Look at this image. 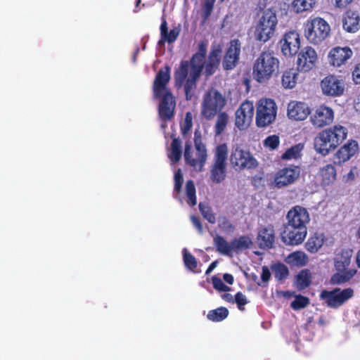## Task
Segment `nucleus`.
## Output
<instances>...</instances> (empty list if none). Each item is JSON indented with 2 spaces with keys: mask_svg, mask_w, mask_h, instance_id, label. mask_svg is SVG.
I'll use <instances>...</instances> for the list:
<instances>
[{
  "mask_svg": "<svg viewBox=\"0 0 360 360\" xmlns=\"http://www.w3.org/2000/svg\"><path fill=\"white\" fill-rule=\"evenodd\" d=\"M191 220L193 226L198 230V233H202L203 229H202V224H201L199 219L197 218L196 217L192 215V216H191Z\"/></svg>",
  "mask_w": 360,
  "mask_h": 360,
  "instance_id": "56",
  "label": "nucleus"
},
{
  "mask_svg": "<svg viewBox=\"0 0 360 360\" xmlns=\"http://www.w3.org/2000/svg\"><path fill=\"white\" fill-rule=\"evenodd\" d=\"M195 152H191V145H185L184 158L186 162L197 171H201L207 157L205 146L201 142L200 137L195 138Z\"/></svg>",
  "mask_w": 360,
  "mask_h": 360,
  "instance_id": "9",
  "label": "nucleus"
},
{
  "mask_svg": "<svg viewBox=\"0 0 360 360\" xmlns=\"http://www.w3.org/2000/svg\"><path fill=\"white\" fill-rule=\"evenodd\" d=\"M330 27L322 18L316 17L308 20L304 24V36L313 44H319L329 36Z\"/></svg>",
  "mask_w": 360,
  "mask_h": 360,
  "instance_id": "5",
  "label": "nucleus"
},
{
  "mask_svg": "<svg viewBox=\"0 0 360 360\" xmlns=\"http://www.w3.org/2000/svg\"><path fill=\"white\" fill-rule=\"evenodd\" d=\"M311 113L308 105L304 102L292 101L288 104L287 115L289 119L295 121H303Z\"/></svg>",
  "mask_w": 360,
  "mask_h": 360,
  "instance_id": "19",
  "label": "nucleus"
},
{
  "mask_svg": "<svg viewBox=\"0 0 360 360\" xmlns=\"http://www.w3.org/2000/svg\"><path fill=\"white\" fill-rule=\"evenodd\" d=\"M311 283V273L307 269L302 270L296 276L295 285L298 290L307 288Z\"/></svg>",
  "mask_w": 360,
  "mask_h": 360,
  "instance_id": "35",
  "label": "nucleus"
},
{
  "mask_svg": "<svg viewBox=\"0 0 360 360\" xmlns=\"http://www.w3.org/2000/svg\"><path fill=\"white\" fill-rule=\"evenodd\" d=\"M297 72L295 69H290L283 72L281 83L285 89H292L295 86L297 81Z\"/></svg>",
  "mask_w": 360,
  "mask_h": 360,
  "instance_id": "33",
  "label": "nucleus"
},
{
  "mask_svg": "<svg viewBox=\"0 0 360 360\" xmlns=\"http://www.w3.org/2000/svg\"><path fill=\"white\" fill-rule=\"evenodd\" d=\"M199 209L205 219H206L210 223H215L216 218L214 214L209 206V204H199Z\"/></svg>",
  "mask_w": 360,
  "mask_h": 360,
  "instance_id": "45",
  "label": "nucleus"
},
{
  "mask_svg": "<svg viewBox=\"0 0 360 360\" xmlns=\"http://www.w3.org/2000/svg\"><path fill=\"white\" fill-rule=\"evenodd\" d=\"M318 60L316 51L311 46H305L299 52L297 56V70L308 72L313 69Z\"/></svg>",
  "mask_w": 360,
  "mask_h": 360,
  "instance_id": "16",
  "label": "nucleus"
},
{
  "mask_svg": "<svg viewBox=\"0 0 360 360\" xmlns=\"http://www.w3.org/2000/svg\"><path fill=\"white\" fill-rule=\"evenodd\" d=\"M216 0H205L203 4L202 13L205 20L211 14Z\"/></svg>",
  "mask_w": 360,
  "mask_h": 360,
  "instance_id": "49",
  "label": "nucleus"
},
{
  "mask_svg": "<svg viewBox=\"0 0 360 360\" xmlns=\"http://www.w3.org/2000/svg\"><path fill=\"white\" fill-rule=\"evenodd\" d=\"M356 274V270L350 269L347 271H338L333 274L330 278V283L340 285L347 282Z\"/></svg>",
  "mask_w": 360,
  "mask_h": 360,
  "instance_id": "36",
  "label": "nucleus"
},
{
  "mask_svg": "<svg viewBox=\"0 0 360 360\" xmlns=\"http://www.w3.org/2000/svg\"><path fill=\"white\" fill-rule=\"evenodd\" d=\"M240 47L241 44L239 40L233 39L230 41L222 62L224 69L232 70L236 66L240 53Z\"/></svg>",
  "mask_w": 360,
  "mask_h": 360,
  "instance_id": "20",
  "label": "nucleus"
},
{
  "mask_svg": "<svg viewBox=\"0 0 360 360\" xmlns=\"http://www.w3.org/2000/svg\"><path fill=\"white\" fill-rule=\"evenodd\" d=\"M168 157L173 162H178L181 157V141L178 139H173Z\"/></svg>",
  "mask_w": 360,
  "mask_h": 360,
  "instance_id": "40",
  "label": "nucleus"
},
{
  "mask_svg": "<svg viewBox=\"0 0 360 360\" xmlns=\"http://www.w3.org/2000/svg\"><path fill=\"white\" fill-rule=\"evenodd\" d=\"M234 252H238L250 247L252 240L250 238L243 236L232 241Z\"/></svg>",
  "mask_w": 360,
  "mask_h": 360,
  "instance_id": "41",
  "label": "nucleus"
},
{
  "mask_svg": "<svg viewBox=\"0 0 360 360\" xmlns=\"http://www.w3.org/2000/svg\"><path fill=\"white\" fill-rule=\"evenodd\" d=\"M352 257V250H342L338 254L335 258V267L338 271H344L347 269L351 262Z\"/></svg>",
  "mask_w": 360,
  "mask_h": 360,
  "instance_id": "27",
  "label": "nucleus"
},
{
  "mask_svg": "<svg viewBox=\"0 0 360 360\" xmlns=\"http://www.w3.org/2000/svg\"><path fill=\"white\" fill-rule=\"evenodd\" d=\"M182 252L186 267L194 273L200 272V270L198 269V262L195 257L188 252L186 248L183 249Z\"/></svg>",
  "mask_w": 360,
  "mask_h": 360,
  "instance_id": "38",
  "label": "nucleus"
},
{
  "mask_svg": "<svg viewBox=\"0 0 360 360\" xmlns=\"http://www.w3.org/2000/svg\"><path fill=\"white\" fill-rule=\"evenodd\" d=\"M347 129L341 124L324 129L314 139V149L318 153L327 155L347 139Z\"/></svg>",
  "mask_w": 360,
  "mask_h": 360,
  "instance_id": "3",
  "label": "nucleus"
},
{
  "mask_svg": "<svg viewBox=\"0 0 360 360\" xmlns=\"http://www.w3.org/2000/svg\"><path fill=\"white\" fill-rule=\"evenodd\" d=\"M352 78L355 83L360 84V63L354 67L352 71Z\"/></svg>",
  "mask_w": 360,
  "mask_h": 360,
  "instance_id": "55",
  "label": "nucleus"
},
{
  "mask_svg": "<svg viewBox=\"0 0 360 360\" xmlns=\"http://www.w3.org/2000/svg\"><path fill=\"white\" fill-rule=\"evenodd\" d=\"M229 121V117L226 113L221 112L219 114L216 124H215V133L219 135L224 130Z\"/></svg>",
  "mask_w": 360,
  "mask_h": 360,
  "instance_id": "42",
  "label": "nucleus"
},
{
  "mask_svg": "<svg viewBox=\"0 0 360 360\" xmlns=\"http://www.w3.org/2000/svg\"><path fill=\"white\" fill-rule=\"evenodd\" d=\"M354 291L352 288L341 289L335 288L333 290H323L320 297L329 307L337 309L345 304L352 298Z\"/></svg>",
  "mask_w": 360,
  "mask_h": 360,
  "instance_id": "11",
  "label": "nucleus"
},
{
  "mask_svg": "<svg viewBox=\"0 0 360 360\" xmlns=\"http://www.w3.org/2000/svg\"><path fill=\"white\" fill-rule=\"evenodd\" d=\"M335 6L337 8H345L353 0H333Z\"/></svg>",
  "mask_w": 360,
  "mask_h": 360,
  "instance_id": "58",
  "label": "nucleus"
},
{
  "mask_svg": "<svg viewBox=\"0 0 360 360\" xmlns=\"http://www.w3.org/2000/svg\"><path fill=\"white\" fill-rule=\"evenodd\" d=\"M271 277V273L268 267L263 266L262 267V272L261 275L262 280L264 282H267L270 279Z\"/></svg>",
  "mask_w": 360,
  "mask_h": 360,
  "instance_id": "57",
  "label": "nucleus"
},
{
  "mask_svg": "<svg viewBox=\"0 0 360 360\" xmlns=\"http://www.w3.org/2000/svg\"><path fill=\"white\" fill-rule=\"evenodd\" d=\"M353 53L347 46L333 48L328 53L329 63L334 67H340L349 59Z\"/></svg>",
  "mask_w": 360,
  "mask_h": 360,
  "instance_id": "22",
  "label": "nucleus"
},
{
  "mask_svg": "<svg viewBox=\"0 0 360 360\" xmlns=\"http://www.w3.org/2000/svg\"><path fill=\"white\" fill-rule=\"evenodd\" d=\"M317 0H292L291 6L292 10L300 13L305 11H311L316 6Z\"/></svg>",
  "mask_w": 360,
  "mask_h": 360,
  "instance_id": "30",
  "label": "nucleus"
},
{
  "mask_svg": "<svg viewBox=\"0 0 360 360\" xmlns=\"http://www.w3.org/2000/svg\"><path fill=\"white\" fill-rule=\"evenodd\" d=\"M235 302L237 304L238 307L240 310H243L244 306L248 304V301L245 295L242 292H238L235 295Z\"/></svg>",
  "mask_w": 360,
  "mask_h": 360,
  "instance_id": "50",
  "label": "nucleus"
},
{
  "mask_svg": "<svg viewBox=\"0 0 360 360\" xmlns=\"http://www.w3.org/2000/svg\"><path fill=\"white\" fill-rule=\"evenodd\" d=\"M229 315V310L225 307H219L211 310L207 314V319L212 321L219 322L225 319Z\"/></svg>",
  "mask_w": 360,
  "mask_h": 360,
  "instance_id": "39",
  "label": "nucleus"
},
{
  "mask_svg": "<svg viewBox=\"0 0 360 360\" xmlns=\"http://www.w3.org/2000/svg\"><path fill=\"white\" fill-rule=\"evenodd\" d=\"M217 263H218L217 261H214V262H212L210 264V266L207 268V269L206 270L205 274H210L216 268V266L217 265Z\"/></svg>",
  "mask_w": 360,
  "mask_h": 360,
  "instance_id": "61",
  "label": "nucleus"
},
{
  "mask_svg": "<svg viewBox=\"0 0 360 360\" xmlns=\"http://www.w3.org/2000/svg\"><path fill=\"white\" fill-rule=\"evenodd\" d=\"M226 165L213 163L210 169V179L216 184L224 181L226 177Z\"/></svg>",
  "mask_w": 360,
  "mask_h": 360,
  "instance_id": "34",
  "label": "nucleus"
},
{
  "mask_svg": "<svg viewBox=\"0 0 360 360\" xmlns=\"http://www.w3.org/2000/svg\"><path fill=\"white\" fill-rule=\"evenodd\" d=\"M307 234V228H304V229H293L292 231L285 232V235L283 238L287 244L297 245L301 244L304 241Z\"/></svg>",
  "mask_w": 360,
  "mask_h": 360,
  "instance_id": "25",
  "label": "nucleus"
},
{
  "mask_svg": "<svg viewBox=\"0 0 360 360\" xmlns=\"http://www.w3.org/2000/svg\"><path fill=\"white\" fill-rule=\"evenodd\" d=\"M223 278H224V280L229 284H232L233 282V277L231 274H224Z\"/></svg>",
  "mask_w": 360,
  "mask_h": 360,
  "instance_id": "60",
  "label": "nucleus"
},
{
  "mask_svg": "<svg viewBox=\"0 0 360 360\" xmlns=\"http://www.w3.org/2000/svg\"><path fill=\"white\" fill-rule=\"evenodd\" d=\"M212 283L214 288L219 291H228L229 290V287L226 286L219 278L214 277L212 278Z\"/></svg>",
  "mask_w": 360,
  "mask_h": 360,
  "instance_id": "51",
  "label": "nucleus"
},
{
  "mask_svg": "<svg viewBox=\"0 0 360 360\" xmlns=\"http://www.w3.org/2000/svg\"><path fill=\"white\" fill-rule=\"evenodd\" d=\"M274 241V233L272 228L262 229L258 233L257 242L263 248H269Z\"/></svg>",
  "mask_w": 360,
  "mask_h": 360,
  "instance_id": "28",
  "label": "nucleus"
},
{
  "mask_svg": "<svg viewBox=\"0 0 360 360\" xmlns=\"http://www.w3.org/2000/svg\"><path fill=\"white\" fill-rule=\"evenodd\" d=\"M356 263L359 267H360V250L356 254Z\"/></svg>",
  "mask_w": 360,
  "mask_h": 360,
  "instance_id": "63",
  "label": "nucleus"
},
{
  "mask_svg": "<svg viewBox=\"0 0 360 360\" xmlns=\"http://www.w3.org/2000/svg\"><path fill=\"white\" fill-rule=\"evenodd\" d=\"M169 69H161L156 75L153 84L155 97H162L159 103V116L162 121L170 120L174 116L176 107L175 98L167 85L169 81Z\"/></svg>",
  "mask_w": 360,
  "mask_h": 360,
  "instance_id": "2",
  "label": "nucleus"
},
{
  "mask_svg": "<svg viewBox=\"0 0 360 360\" xmlns=\"http://www.w3.org/2000/svg\"><path fill=\"white\" fill-rule=\"evenodd\" d=\"M280 44L281 51L285 56H294L300 48V34L295 31H290L283 36Z\"/></svg>",
  "mask_w": 360,
  "mask_h": 360,
  "instance_id": "17",
  "label": "nucleus"
},
{
  "mask_svg": "<svg viewBox=\"0 0 360 360\" xmlns=\"http://www.w3.org/2000/svg\"><path fill=\"white\" fill-rule=\"evenodd\" d=\"M323 243V235L315 233L308 239L305 248L309 252L315 253L322 247Z\"/></svg>",
  "mask_w": 360,
  "mask_h": 360,
  "instance_id": "32",
  "label": "nucleus"
},
{
  "mask_svg": "<svg viewBox=\"0 0 360 360\" xmlns=\"http://www.w3.org/2000/svg\"><path fill=\"white\" fill-rule=\"evenodd\" d=\"M272 270L275 277L278 280L286 278L289 274L288 267L283 264H276L273 265Z\"/></svg>",
  "mask_w": 360,
  "mask_h": 360,
  "instance_id": "43",
  "label": "nucleus"
},
{
  "mask_svg": "<svg viewBox=\"0 0 360 360\" xmlns=\"http://www.w3.org/2000/svg\"><path fill=\"white\" fill-rule=\"evenodd\" d=\"M280 143L279 136L277 135H271L266 137L264 141V147L270 149L275 150L278 148Z\"/></svg>",
  "mask_w": 360,
  "mask_h": 360,
  "instance_id": "47",
  "label": "nucleus"
},
{
  "mask_svg": "<svg viewBox=\"0 0 360 360\" xmlns=\"http://www.w3.org/2000/svg\"><path fill=\"white\" fill-rule=\"evenodd\" d=\"M277 22L275 11L271 9L264 11L257 22L255 31V39L263 42L267 41L273 37Z\"/></svg>",
  "mask_w": 360,
  "mask_h": 360,
  "instance_id": "6",
  "label": "nucleus"
},
{
  "mask_svg": "<svg viewBox=\"0 0 360 360\" xmlns=\"http://www.w3.org/2000/svg\"><path fill=\"white\" fill-rule=\"evenodd\" d=\"M288 225L292 229L307 228L309 223V214L306 208L296 205L290 209L286 216Z\"/></svg>",
  "mask_w": 360,
  "mask_h": 360,
  "instance_id": "13",
  "label": "nucleus"
},
{
  "mask_svg": "<svg viewBox=\"0 0 360 360\" xmlns=\"http://www.w3.org/2000/svg\"><path fill=\"white\" fill-rule=\"evenodd\" d=\"M214 243L217 251L221 255L230 256L234 252L233 243H228L221 236L215 237Z\"/></svg>",
  "mask_w": 360,
  "mask_h": 360,
  "instance_id": "31",
  "label": "nucleus"
},
{
  "mask_svg": "<svg viewBox=\"0 0 360 360\" xmlns=\"http://www.w3.org/2000/svg\"><path fill=\"white\" fill-rule=\"evenodd\" d=\"M302 149V146L300 145L295 146L283 154L282 158L284 160H292L297 159L300 157V153Z\"/></svg>",
  "mask_w": 360,
  "mask_h": 360,
  "instance_id": "46",
  "label": "nucleus"
},
{
  "mask_svg": "<svg viewBox=\"0 0 360 360\" xmlns=\"http://www.w3.org/2000/svg\"><path fill=\"white\" fill-rule=\"evenodd\" d=\"M192 127V115L191 112H186L184 120V123L183 126V130L185 133L187 131H189Z\"/></svg>",
  "mask_w": 360,
  "mask_h": 360,
  "instance_id": "53",
  "label": "nucleus"
},
{
  "mask_svg": "<svg viewBox=\"0 0 360 360\" xmlns=\"http://www.w3.org/2000/svg\"><path fill=\"white\" fill-rule=\"evenodd\" d=\"M319 179L323 186H328L333 184L336 179V170L332 165H326L320 169Z\"/></svg>",
  "mask_w": 360,
  "mask_h": 360,
  "instance_id": "26",
  "label": "nucleus"
},
{
  "mask_svg": "<svg viewBox=\"0 0 360 360\" xmlns=\"http://www.w3.org/2000/svg\"><path fill=\"white\" fill-rule=\"evenodd\" d=\"M307 255L302 251H296L288 255L285 261L287 264L292 266H303L308 262Z\"/></svg>",
  "mask_w": 360,
  "mask_h": 360,
  "instance_id": "29",
  "label": "nucleus"
},
{
  "mask_svg": "<svg viewBox=\"0 0 360 360\" xmlns=\"http://www.w3.org/2000/svg\"><path fill=\"white\" fill-rule=\"evenodd\" d=\"M280 295H282L285 297H287V298H290L292 296H294L293 295V292H290V291H282V292H278Z\"/></svg>",
  "mask_w": 360,
  "mask_h": 360,
  "instance_id": "62",
  "label": "nucleus"
},
{
  "mask_svg": "<svg viewBox=\"0 0 360 360\" xmlns=\"http://www.w3.org/2000/svg\"><path fill=\"white\" fill-rule=\"evenodd\" d=\"M279 60L269 51L261 53L254 63L252 75L260 83L268 81L279 69Z\"/></svg>",
  "mask_w": 360,
  "mask_h": 360,
  "instance_id": "4",
  "label": "nucleus"
},
{
  "mask_svg": "<svg viewBox=\"0 0 360 360\" xmlns=\"http://www.w3.org/2000/svg\"><path fill=\"white\" fill-rule=\"evenodd\" d=\"M276 114L277 105L274 100L270 98L260 99L257 105V125L259 127L269 125L275 120Z\"/></svg>",
  "mask_w": 360,
  "mask_h": 360,
  "instance_id": "10",
  "label": "nucleus"
},
{
  "mask_svg": "<svg viewBox=\"0 0 360 360\" xmlns=\"http://www.w3.org/2000/svg\"><path fill=\"white\" fill-rule=\"evenodd\" d=\"M180 31L181 28L179 27H175L168 32L167 22L163 20L160 25L161 38L158 41V44L163 46L165 41L168 43L174 42L179 35Z\"/></svg>",
  "mask_w": 360,
  "mask_h": 360,
  "instance_id": "23",
  "label": "nucleus"
},
{
  "mask_svg": "<svg viewBox=\"0 0 360 360\" xmlns=\"http://www.w3.org/2000/svg\"><path fill=\"white\" fill-rule=\"evenodd\" d=\"M186 193L190 202H195V188L192 181H188L186 185Z\"/></svg>",
  "mask_w": 360,
  "mask_h": 360,
  "instance_id": "48",
  "label": "nucleus"
},
{
  "mask_svg": "<svg viewBox=\"0 0 360 360\" xmlns=\"http://www.w3.org/2000/svg\"><path fill=\"white\" fill-rule=\"evenodd\" d=\"M295 300L291 302V307L294 310H299L306 307L309 304V300L308 297L302 296L301 295H294Z\"/></svg>",
  "mask_w": 360,
  "mask_h": 360,
  "instance_id": "44",
  "label": "nucleus"
},
{
  "mask_svg": "<svg viewBox=\"0 0 360 360\" xmlns=\"http://www.w3.org/2000/svg\"><path fill=\"white\" fill-rule=\"evenodd\" d=\"M207 52V44L200 42L198 44L197 53L193 56L191 63L182 62L180 68L175 73L176 84L181 86L184 83V89L187 99H191L193 91L196 86V81L199 77L203 67L207 75H212L218 68L221 56V49L219 46L213 47L207 61L205 57Z\"/></svg>",
  "mask_w": 360,
  "mask_h": 360,
  "instance_id": "1",
  "label": "nucleus"
},
{
  "mask_svg": "<svg viewBox=\"0 0 360 360\" xmlns=\"http://www.w3.org/2000/svg\"><path fill=\"white\" fill-rule=\"evenodd\" d=\"M358 235H359V237L360 238V226H359V231H358Z\"/></svg>",
  "mask_w": 360,
  "mask_h": 360,
  "instance_id": "64",
  "label": "nucleus"
},
{
  "mask_svg": "<svg viewBox=\"0 0 360 360\" xmlns=\"http://www.w3.org/2000/svg\"><path fill=\"white\" fill-rule=\"evenodd\" d=\"M320 86L324 95L338 96L344 93L345 85L340 77L329 75L321 81Z\"/></svg>",
  "mask_w": 360,
  "mask_h": 360,
  "instance_id": "14",
  "label": "nucleus"
},
{
  "mask_svg": "<svg viewBox=\"0 0 360 360\" xmlns=\"http://www.w3.org/2000/svg\"><path fill=\"white\" fill-rule=\"evenodd\" d=\"M333 110L325 105L316 108L310 116V122L315 128H323L330 125L334 120Z\"/></svg>",
  "mask_w": 360,
  "mask_h": 360,
  "instance_id": "15",
  "label": "nucleus"
},
{
  "mask_svg": "<svg viewBox=\"0 0 360 360\" xmlns=\"http://www.w3.org/2000/svg\"><path fill=\"white\" fill-rule=\"evenodd\" d=\"M183 181V175L181 174V169H179L174 174V188L176 191H179L180 189Z\"/></svg>",
  "mask_w": 360,
  "mask_h": 360,
  "instance_id": "52",
  "label": "nucleus"
},
{
  "mask_svg": "<svg viewBox=\"0 0 360 360\" xmlns=\"http://www.w3.org/2000/svg\"><path fill=\"white\" fill-rule=\"evenodd\" d=\"M228 156V147L226 144H221L217 146L214 151V163L226 165Z\"/></svg>",
  "mask_w": 360,
  "mask_h": 360,
  "instance_id": "37",
  "label": "nucleus"
},
{
  "mask_svg": "<svg viewBox=\"0 0 360 360\" xmlns=\"http://www.w3.org/2000/svg\"><path fill=\"white\" fill-rule=\"evenodd\" d=\"M358 175V169L356 167H352L349 172L344 176L346 181H353Z\"/></svg>",
  "mask_w": 360,
  "mask_h": 360,
  "instance_id": "54",
  "label": "nucleus"
},
{
  "mask_svg": "<svg viewBox=\"0 0 360 360\" xmlns=\"http://www.w3.org/2000/svg\"><path fill=\"white\" fill-rule=\"evenodd\" d=\"M358 150V143L356 141L350 140L334 154L333 162L336 165H341L348 161Z\"/></svg>",
  "mask_w": 360,
  "mask_h": 360,
  "instance_id": "21",
  "label": "nucleus"
},
{
  "mask_svg": "<svg viewBox=\"0 0 360 360\" xmlns=\"http://www.w3.org/2000/svg\"><path fill=\"white\" fill-rule=\"evenodd\" d=\"M300 169L297 166H290L279 169L274 175L271 185L281 188L293 184L300 176Z\"/></svg>",
  "mask_w": 360,
  "mask_h": 360,
  "instance_id": "12",
  "label": "nucleus"
},
{
  "mask_svg": "<svg viewBox=\"0 0 360 360\" xmlns=\"http://www.w3.org/2000/svg\"><path fill=\"white\" fill-rule=\"evenodd\" d=\"M226 100L221 94L211 89L202 96L201 115L207 120L213 119L225 105Z\"/></svg>",
  "mask_w": 360,
  "mask_h": 360,
  "instance_id": "7",
  "label": "nucleus"
},
{
  "mask_svg": "<svg viewBox=\"0 0 360 360\" xmlns=\"http://www.w3.org/2000/svg\"><path fill=\"white\" fill-rule=\"evenodd\" d=\"M230 163L235 170L255 169L258 165L251 153L238 144H235L231 148Z\"/></svg>",
  "mask_w": 360,
  "mask_h": 360,
  "instance_id": "8",
  "label": "nucleus"
},
{
  "mask_svg": "<svg viewBox=\"0 0 360 360\" xmlns=\"http://www.w3.org/2000/svg\"><path fill=\"white\" fill-rule=\"evenodd\" d=\"M343 28L348 32H356L360 28L359 14L353 11H348L343 20Z\"/></svg>",
  "mask_w": 360,
  "mask_h": 360,
  "instance_id": "24",
  "label": "nucleus"
},
{
  "mask_svg": "<svg viewBox=\"0 0 360 360\" xmlns=\"http://www.w3.org/2000/svg\"><path fill=\"white\" fill-rule=\"evenodd\" d=\"M254 105L250 101L243 102L236 112V124L240 129L248 127L252 121Z\"/></svg>",
  "mask_w": 360,
  "mask_h": 360,
  "instance_id": "18",
  "label": "nucleus"
},
{
  "mask_svg": "<svg viewBox=\"0 0 360 360\" xmlns=\"http://www.w3.org/2000/svg\"><path fill=\"white\" fill-rule=\"evenodd\" d=\"M221 297L223 300H226L229 302H233L235 301V298L233 299V297L232 295L229 293H225L221 295Z\"/></svg>",
  "mask_w": 360,
  "mask_h": 360,
  "instance_id": "59",
  "label": "nucleus"
}]
</instances>
